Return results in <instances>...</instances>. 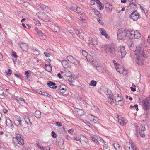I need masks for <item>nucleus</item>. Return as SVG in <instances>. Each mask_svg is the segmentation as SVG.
I'll return each instance as SVG.
<instances>
[{"label": "nucleus", "mask_w": 150, "mask_h": 150, "mask_svg": "<svg viewBox=\"0 0 150 150\" xmlns=\"http://www.w3.org/2000/svg\"><path fill=\"white\" fill-rule=\"evenodd\" d=\"M97 70L99 71H105V69L104 67L101 66H98L96 67Z\"/></svg>", "instance_id": "c85d7f7f"}, {"label": "nucleus", "mask_w": 150, "mask_h": 150, "mask_svg": "<svg viewBox=\"0 0 150 150\" xmlns=\"http://www.w3.org/2000/svg\"><path fill=\"white\" fill-rule=\"evenodd\" d=\"M99 30L102 35L105 36L107 38H109L110 37L106 33V31L104 28H100Z\"/></svg>", "instance_id": "dca6fc26"}, {"label": "nucleus", "mask_w": 150, "mask_h": 150, "mask_svg": "<svg viewBox=\"0 0 150 150\" xmlns=\"http://www.w3.org/2000/svg\"><path fill=\"white\" fill-rule=\"evenodd\" d=\"M20 47L23 51H26L28 48V46L26 43H22L20 46Z\"/></svg>", "instance_id": "6ab92c4d"}, {"label": "nucleus", "mask_w": 150, "mask_h": 150, "mask_svg": "<svg viewBox=\"0 0 150 150\" xmlns=\"http://www.w3.org/2000/svg\"><path fill=\"white\" fill-rule=\"evenodd\" d=\"M145 128L144 127H143L142 125V128H141V129L140 132H142V131L143 132H144V131H145Z\"/></svg>", "instance_id": "69168bd1"}, {"label": "nucleus", "mask_w": 150, "mask_h": 150, "mask_svg": "<svg viewBox=\"0 0 150 150\" xmlns=\"http://www.w3.org/2000/svg\"><path fill=\"white\" fill-rule=\"evenodd\" d=\"M43 95L45 96L48 97L49 98H52V97L51 96V95L49 94L48 93H47L46 92H44V93L43 94Z\"/></svg>", "instance_id": "a18cd8bd"}, {"label": "nucleus", "mask_w": 150, "mask_h": 150, "mask_svg": "<svg viewBox=\"0 0 150 150\" xmlns=\"http://www.w3.org/2000/svg\"><path fill=\"white\" fill-rule=\"evenodd\" d=\"M52 28L54 32H58L59 31V28L58 26L52 25Z\"/></svg>", "instance_id": "a878e982"}, {"label": "nucleus", "mask_w": 150, "mask_h": 150, "mask_svg": "<svg viewBox=\"0 0 150 150\" xmlns=\"http://www.w3.org/2000/svg\"><path fill=\"white\" fill-rule=\"evenodd\" d=\"M69 32L72 35L76 33L82 39L83 38L85 35L84 33L83 32L82 30L81 29L75 28L74 29L70 30Z\"/></svg>", "instance_id": "20e7f679"}, {"label": "nucleus", "mask_w": 150, "mask_h": 150, "mask_svg": "<svg viewBox=\"0 0 150 150\" xmlns=\"http://www.w3.org/2000/svg\"><path fill=\"white\" fill-rule=\"evenodd\" d=\"M97 139H98V141H100L99 143H100V144H101V143L102 145H106V144H105V143L104 141L103 140L102 138H101L100 137H99Z\"/></svg>", "instance_id": "2f4dec72"}, {"label": "nucleus", "mask_w": 150, "mask_h": 150, "mask_svg": "<svg viewBox=\"0 0 150 150\" xmlns=\"http://www.w3.org/2000/svg\"><path fill=\"white\" fill-rule=\"evenodd\" d=\"M51 135L52 136V137L54 138H56L57 137V135L56 133L53 131H52L51 133Z\"/></svg>", "instance_id": "49530a36"}, {"label": "nucleus", "mask_w": 150, "mask_h": 150, "mask_svg": "<svg viewBox=\"0 0 150 150\" xmlns=\"http://www.w3.org/2000/svg\"><path fill=\"white\" fill-rule=\"evenodd\" d=\"M119 65L118 64H117V65H115V67L116 69H119Z\"/></svg>", "instance_id": "774afa93"}, {"label": "nucleus", "mask_w": 150, "mask_h": 150, "mask_svg": "<svg viewBox=\"0 0 150 150\" xmlns=\"http://www.w3.org/2000/svg\"><path fill=\"white\" fill-rule=\"evenodd\" d=\"M24 119L25 122L27 124H28V122L30 123L31 124H32V123L30 121L29 117L28 116H25V117H24Z\"/></svg>", "instance_id": "c756f323"}, {"label": "nucleus", "mask_w": 150, "mask_h": 150, "mask_svg": "<svg viewBox=\"0 0 150 150\" xmlns=\"http://www.w3.org/2000/svg\"><path fill=\"white\" fill-rule=\"evenodd\" d=\"M82 55L85 57H86V59H87V60H88V57L89 56H90V55H88L87 52L84 50H82Z\"/></svg>", "instance_id": "7c9ffc66"}, {"label": "nucleus", "mask_w": 150, "mask_h": 150, "mask_svg": "<svg viewBox=\"0 0 150 150\" xmlns=\"http://www.w3.org/2000/svg\"><path fill=\"white\" fill-rule=\"evenodd\" d=\"M62 64L64 67H67L68 66V63L67 61L65 60H64L62 61L61 62Z\"/></svg>", "instance_id": "bb28decb"}, {"label": "nucleus", "mask_w": 150, "mask_h": 150, "mask_svg": "<svg viewBox=\"0 0 150 150\" xmlns=\"http://www.w3.org/2000/svg\"><path fill=\"white\" fill-rule=\"evenodd\" d=\"M106 89V90H105V93L107 95V97L108 96H112V94L111 91L108 88H107Z\"/></svg>", "instance_id": "4be33fe9"}, {"label": "nucleus", "mask_w": 150, "mask_h": 150, "mask_svg": "<svg viewBox=\"0 0 150 150\" xmlns=\"http://www.w3.org/2000/svg\"><path fill=\"white\" fill-rule=\"evenodd\" d=\"M34 52L35 54L36 55H38L40 54V51L38 50H36Z\"/></svg>", "instance_id": "3c124183"}, {"label": "nucleus", "mask_w": 150, "mask_h": 150, "mask_svg": "<svg viewBox=\"0 0 150 150\" xmlns=\"http://www.w3.org/2000/svg\"><path fill=\"white\" fill-rule=\"evenodd\" d=\"M97 84V82L96 81H94V80H92L89 83V85L90 86H96Z\"/></svg>", "instance_id": "c9c22d12"}, {"label": "nucleus", "mask_w": 150, "mask_h": 150, "mask_svg": "<svg viewBox=\"0 0 150 150\" xmlns=\"http://www.w3.org/2000/svg\"><path fill=\"white\" fill-rule=\"evenodd\" d=\"M141 34L138 31H134L133 36V38L135 39H139L141 37Z\"/></svg>", "instance_id": "2eb2a0df"}, {"label": "nucleus", "mask_w": 150, "mask_h": 150, "mask_svg": "<svg viewBox=\"0 0 150 150\" xmlns=\"http://www.w3.org/2000/svg\"><path fill=\"white\" fill-rule=\"evenodd\" d=\"M37 93H38L39 94L43 95V94L45 92V91H37Z\"/></svg>", "instance_id": "5fc2aeb1"}, {"label": "nucleus", "mask_w": 150, "mask_h": 150, "mask_svg": "<svg viewBox=\"0 0 150 150\" xmlns=\"http://www.w3.org/2000/svg\"><path fill=\"white\" fill-rule=\"evenodd\" d=\"M67 59L70 62L75 64L76 65H78L79 63V61L76 59H74L71 55L67 56Z\"/></svg>", "instance_id": "9b49d317"}, {"label": "nucleus", "mask_w": 150, "mask_h": 150, "mask_svg": "<svg viewBox=\"0 0 150 150\" xmlns=\"http://www.w3.org/2000/svg\"><path fill=\"white\" fill-rule=\"evenodd\" d=\"M118 55L121 58L124 57L126 54V52L124 46H120L117 49Z\"/></svg>", "instance_id": "423d86ee"}, {"label": "nucleus", "mask_w": 150, "mask_h": 150, "mask_svg": "<svg viewBox=\"0 0 150 150\" xmlns=\"http://www.w3.org/2000/svg\"><path fill=\"white\" fill-rule=\"evenodd\" d=\"M139 133L140 134V135L142 137H144L145 136L144 135V132H143L142 131V132H139Z\"/></svg>", "instance_id": "13d9d810"}, {"label": "nucleus", "mask_w": 150, "mask_h": 150, "mask_svg": "<svg viewBox=\"0 0 150 150\" xmlns=\"http://www.w3.org/2000/svg\"><path fill=\"white\" fill-rule=\"evenodd\" d=\"M143 108L145 110H147L150 108V98H147L143 101Z\"/></svg>", "instance_id": "1a4fd4ad"}, {"label": "nucleus", "mask_w": 150, "mask_h": 150, "mask_svg": "<svg viewBox=\"0 0 150 150\" xmlns=\"http://www.w3.org/2000/svg\"><path fill=\"white\" fill-rule=\"evenodd\" d=\"M42 10H44L46 12H49L50 11V9L44 5Z\"/></svg>", "instance_id": "e433bc0d"}, {"label": "nucleus", "mask_w": 150, "mask_h": 150, "mask_svg": "<svg viewBox=\"0 0 150 150\" xmlns=\"http://www.w3.org/2000/svg\"><path fill=\"white\" fill-rule=\"evenodd\" d=\"M35 117L37 118H39L40 117L41 113L39 111H37L35 112Z\"/></svg>", "instance_id": "a19ab883"}, {"label": "nucleus", "mask_w": 150, "mask_h": 150, "mask_svg": "<svg viewBox=\"0 0 150 150\" xmlns=\"http://www.w3.org/2000/svg\"><path fill=\"white\" fill-rule=\"evenodd\" d=\"M100 48L101 50L110 54H114L116 51L115 48L110 44L100 45Z\"/></svg>", "instance_id": "f03ea898"}, {"label": "nucleus", "mask_w": 150, "mask_h": 150, "mask_svg": "<svg viewBox=\"0 0 150 150\" xmlns=\"http://www.w3.org/2000/svg\"><path fill=\"white\" fill-rule=\"evenodd\" d=\"M112 96H108V102L111 104H112L114 103L113 100L112 98Z\"/></svg>", "instance_id": "72a5a7b5"}, {"label": "nucleus", "mask_w": 150, "mask_h": 150, "mask_svg": "<svg viewBox=\"0 0 150 150\" xmlns=\"http://www.w3.org/2000/svg\"><path fill=\"white\" fill-rule=\"evenodd\" d=\"M13 141V142L14 144H16L18 146V139L17 138L14 137L12 139Z\"/></svg>", "instance_id": "f704fd0d"}, {"label": "nucleus", "mask_w": 150, "mask_h": 150, "mask_svg": "<svg viewBox=\"0 0 150 150\" xmlns=\"http://www.w3.org/2000/svg\"><path fill=\"white\" fill-rule=\"evenodd\" d=\"M45 66L46 67L45 69L47 71L49 72L52 70V66L50 63L49 64H45Z\"/></svg>", "instance_id": "393cba45"}, {"label": "nucleus", "mask_w": 150, "mask_h": 150, "mask_svg": "<svg viewBox=\"0 0 150 150\" xmlns=\"http://www.w3.org/2000/svg\"><path fill=\"white\" fill-rule=\"evenodd\" d=\"M12 71L11 70L9 69L8 70V72L7 73V75H10L12 73Z\"/></svg>", "instance_id": "bf43d9fd"}, {"label": "nucleus", "mask_w": 150, "mask_h": 150, "mask_svg": "<svg viewBox=\"0 0 150 150\" xmlns=\"http://www.w3.org/2000/svg\"><path fill=\"white\" fill-rule=\"evenodd\" d=\"M28 4V3L27 2H24L23 4V6L25 7H27Z\"/></svg>", "instance_id": "e2e57ef3"}, {"label": "nucleus", "mask_w": 150, "mask_h": 150, "mask_svg": "<svg viewBox=\"0 0 150 150\" xmlns=\"http://www.w3.org/2000/svg\"><path fill=\"white\" fill-rule=\"evenodd\" d=\"M113 146L116 150H117V149H119L120 148V145L116 142L114 143L113 144Z\"/></svg>", "instance_id": "4c0bfd02"}, {"label": "nucleus", "mask_w": 150, "mask_h": 150, "mask_svg": "<svg viewBox=\"0 0 150 150\" xmlns=\"http://www.w3.org/2000/svg\"><path fill=\"white\" fill-rule=\"evenodd\" d=\"M44 54L45 56L47 57H49L50 55V54L46 52H44Z\"/></svg>", "instance_id": "4d7b16f0"}, {"label": "nucleus", "mask_w": 150, "mask_h": 150, "mask_svg": "<svg viewBox=\"0 0 150 150\" xmlns=\"http://www.w3.org/2000/svg\"><path fill=\"white\" fill-rule=\"evenodd\" d=\"M74 77L71 76H69L68 79V81L71 83L74 81Z\"/></svg>", "instance_id": "79ce46f5"}, {"label": "nucleus", "mask_w": 150, "mask_h": 150, "mask_svg": "<svg viewBox=\"0 0 150 150\" xmlns=\"http://www.w3.org/2000/svg\"><path fill=\"white\" fill-rule=\"evenodd\" d=\"M36 14L40 19L44 21L46 20L48 17V16L45 13L41 12L37 13Z\"/></svg>", "instance_id": "9d476101"}, {"label": "nucleus", "mask_w": 150, "mask_h": 150, "mask_svg": "<svg viewBox=\"0 0 150 150\" xmlns=\"http://www.w3.org/2000/svg\"><path fill=\"white\" fill-rule=\"evenodd\" d=\"M99 6L100 7L99 9L100 10H102L104 8L103 5V4L101 2L99 4Z\"/></svg>", "instance_id": "de8ad7c7"}, {"label": "nucleus", "mask_w": 150, "mask_h": 150, "mask_svg": "<svg viewBox=\"0 0 150 150\" xmlns=\"http://www.w3.org/2000/svg\"><path fill=\"white\" fill-rule=\"evenodd\" d=\"M6 123L7 126L8 127H11L13 125L12 122L11 120L9 118L6 119Z\"/></svg>", "instance_id": "b1692460"}, {"label": "nucleus", "mask_w": 150, "mask_h": 150, "mask_svg": "<svg viewBox=\"0 0 150 150\" xmlns=\"http://www.w3.org/2000/svg\"><path fill=\"white\" fill-rule=\"evenodd\" d=\"M94 142L96 143V144H100V143H99V142H98V139H96V140L94 141Z\"/></svg>", "instance_id": "338daca9"}, {"label": "nucleus", "mask_w": 150, "mask_h": 150, "mask_svg": "<svg viewBox=\"0 0 150 150\" xmlns=\"http://www.w3.org/2000/svg\"><path fill=\"white\" fill-rule=\"evenodd\" d=\"M3 88L1 87H0V95L2 94L3 93Z\"/></svg>", "instance_id": "0e129e2a"}, {"label": "nucleus", "mask_w": 150, "mask_h": 150, "mask_svg": "<svg viewBox=\"0 0 150 150\" xmlns=\"http://www.w3.org/2000/svg\"><path fill=\"white\" fill-rule=\"evenodd\" d=\"M66 86L64 85H62L59 86V89L60 91V92L61 93H64V92L66 90Z\"/></svg>", "instance_id": "5701e85b"}, {"label": "nucleus", "mask_w": 150, "mask_h": 150, "mask_svg": "<svg viewBox=\"0 0 150 150\" xmlns=\"http://www.w3.org/2000/svg\"><path fill=\"white\" fill-rule=\"evenodd\" d=\"M7 96V95L5 93L3 92V93L1 95V98H4V97H6Z\"/></svg>", "instance_id": "09e8293b"}, {"label": "nucleus", "mask_w": 150, "mask_h": 150, "mask_svg": "<svg viewBox=\"0 0 150 150\" xmlns=\"http://www.w3.org/2000/svg\"><path fill=\"white\" fill-rule=\"evenodd\" d=\"M68 7L71 10L74 12H76L78 13H80L81 11H82L81 8L77 7L76 4L73 3H71L69 4L68 5Z\"/></svg>", "instance_id": "0eeeda50"}, {"label": "nucleus", "mask_w": 150, "mask_h": 150, "mask_svg": "<svg viewBox=\"0 0 150 150\" xmlns=\"http://www.w3.org/2000/svg\"><path fill=\"white\" fill-rule=\"evenodd\" d=\"M16 138H17L18 139V144L20 145H23L24 144V142L21 137L20 135L18 134L16 135Z\"/></svg>", "instance_id": "ddd939ff"}, {"label": "nucleus", "mask_w": 150, "mask_h": 150, "mask_svg": "<svg viewBox=\"0 0 150 150\" xmlns=\"http://www.w3.org/2000/svg\"><path fill=\"white\" fill-rule=\"evenodd\" d=\"M75 111L77 112V114L79 116L83 115H84L83 111L82 109H79L77 108H76Z\"/></svg>", "instance_id": "412c9836"}, {"label": "nucleus", "mask_w": 150, "mask_h": 150, "mask_svg": "<svg viewBox=\"0 0 150 150\" xmlns=\"http://www.w3.org/2000/svg\"><path fill=\"white\" fill-rule=\"evenodd\" d=\"M44 5H40L39 4H36V7L38 8V9L39 10H42L43 6Z\"/></svg>", "instance_id": "58836bf2"}, {"label": "nucleus", "mask_w": 150, "mask_h": 150, "mask_svg": "<svg viewBox=\"0 0 150 150\" xmlns=\"http://www.w3.org/2000/svg\"><path fill=\"white\" fill-rule=\"evenodd\" d=\"M31 73V71H26L25 72V75H28L29 74H30Z\"/></svg>", "instance_id": "603ef678"}, {"label": "nucleus", "mask_w": 150, "mask_h": 150, "mask_svg": "<svg viewBox=\"0 0 150 150\" xmlns=\"http://www.w3.org/2000/svg\"><path fill=\"white\" fill-rule=\"evenodd\" d=\"M124 148L125 150H138L136 146L132 143L126 142L124 143Z\"/></svg>", "instance_id": "7ed1b4c3"}, {"label": "nucleus", "mask_w": 150, "mask_h": 150, "mask_svg": "<svg viewBox=\"0 0 150 150\" xmlns=\"http://www.w3.org/2000/svg\"><path fill=\"white\" fill-rule=\"evenodd\" d=\"M17 100L18 101H21V103H25V101L23 98L19 97L17 99Z\"/></svg>", "instance_id": "37998d69"}, {"label": "nucleus", "mask_w": 150, "mask_h": 150, "mask_svg": "<svg viewBox=\"0 0 150 150\" xmlns=\"http://www.w3.org/2000/svg\"><path fill=\"white\" fill-rule=\"evenodd\" d=\"M134 31H130L128 30H126V38H129L130 39H133V36Z\"/></svg>", "instance_id": "4468645a"}, {"label": "nucleus", "mask_w": 150, "mask_h": 150, "mask_svg": "<svg viewBox=\"0 0 150 150\" xmlns=\"http://www.w3.org/2000/svg\"><path fill=\"white\" fill-rule=\"evenodd\" d=\"M15 124L17 126H22V120L21 118H18L17 119H16L14 121Z\"/></svg>", "instance_id": "a211bd4d"}, {"label": "nucleus", "mask_w": 150, "mask_h": 150, "mask_svg": "<svg viewBox=\"0 0 150 150\" xmlns=\"http://www.w3.org/2000/svg\"><path fill=\"white\" fill-rule=\"evenodd\" d=\"M47 84L50 88H52L55 89L57 86L55 83L50 81H49V82L47 83Z\"/></svg>", "instance_id": "aec40b11"}, {"label": "nucleus", "mask_w": 150, "mask_h": 150, "mask_svg": "<svg viewBox=\"0 0 150 150\" xmlns=\"http://www.w3.org/2000/svg\"><path fill=\"white\" fill-rule=\"evenodd\" d=\"M98 44V42L96 40H90V42L89 43V45L90 46L91 45H97Z\"/></svg>", "instance_id": "cd10ccee"}, {"label": "nucleus", "mask_w": 150, "mask_h": 150, "mask_svg": "<svg viewBox=\"0 0 150 150\" xmlns=\"http://www.w3.org/2000/svg\"><path fill=\"white\" fill-rule=\"evenodd\" d=\"M126 29L121 28L118 30L117 36L119 40H121L124 38H126Z\"/></svg>", "instance_id": "39448f33"}, {"label": "nucleus", "mask_w": 150, "mask_h": 150, "mask_svg": "<svg viewBox=\"0 0 150 150\" xmlns=\"http://www.w3.org/2000/svg\"><path fill=\"white\" fill-rule=\"evenodd\" d=\"M130 18L134 21L140 18V15L137 10L133 12L129 16Z\"/></svg>", "instance_id": "6e6552de"}, {"label": "nucleus", "mask_w": 150, "mask_h": 150, "mask_svg": "<svg viewBox=\"0 0 150 150\" xmlns=\"http://www.w3.org/2000/svg\"><path fill=\"white\" fill-rule=\"evenodd\" d=\"M129 45L130 46V48L131 49L134 51V50L133 49V47L134 46V45L133 43L132 42L131 44Z\"/></svg>", "instance_id": "6e6d98bb"}, {"label": "nucleus", "mask_w": 150, "mask_h": 150, "mask_svg": "<svg viewBox=\"0 0 150 150\" xmlns=\"http://www.w3.org/2000/svg\"><path fill=\"white\" fill-rule=\"evenodd\" d=\"M87 138L85 137H84L82 139H80V142L82 144L84 142L86 143L87 141Z\"/></svg>", "instance_id": "473e14b6"}, {"label": "nucleus", "mask_w": 150, "mask_h": 150, "mask_svg": "<svg viewBox=\"0 0 150 150\" xmlns=\"http://www.w3.org/2000/svg\"><path fill=\"white\" fill-rule=\"evenodd\" d=\"M118 122L120 125L122 126L124 125L127 122V120L124 119V118H122L121 119H118Z\"/></svg>", "instance_id": "f3484780"}, {"label": "nucleus", "mask_w": 150, "mask_h": 150, "mask_svg": "<svg viewBox=\"0 0 150 150\" xmlns=\"http://www.w3.org/2000/svg\"><path fill=\"white\" fill-rule=\"evenodd\" d=\"M55 124H57V126H62L61 123L59 122H56Z\"/></svg>", "instance_id": "8fccbe9b"}, {"label": "nucleus", "mask_w": 150, "mask_h": 150, "mask_svg": "<svg viewBox=\"0 0 150 150\" xmlns=\"http://www.w3.org/2000/svg\"><path fill=\"white\" fill-rule=\"evenodd\" d=\"M35 30L41 39L43 40L46 39V36L41 31L38 30L37 28H36Z\"/></svg>", "instance_id": "f8f14e48"}, {"label": "nucleus", "mask_w": 150, "mask_h": 150, "mask_svg": "<svg viewBox=\"0 0 150 150\" xmlns=\"http://www.w3.org/2000/svg\"><path fill=\"white\" fill-rule=\"evenodd\" d=\"M97 20L100 24L103 25V23L101 21V20L100 18H98Z\"/></svg>", "instance_id": "680f3d73"}, {"label": "nucleus", "mask_w": 150, "mask_h": 150, "mask_svg": "<svg viewBox=\"0 0 150 150\" xmlns=\"http://www.w3.org/2000/svg\"><path fill=\"white\" fill-rule=\"evenodd\" d=\"M48 148V149L46 150L45 148H44L43 147H40V149L42 150H50V149L49 147H47V148Z\"/></svg>", "instance_id": "052dcab7"}, {"label": "nucleus", "mask_w": 150, "mask_h": 150, "mask_svg": "<svg viewBox=\"0 0 150 150\" xmlns=\"http://www.w3.org/2000/svg\"><path fill=\"white\" fill-rule=\"evenodd\" d=\"M92 115L94 117V118H93V120L95 123L98 122L99 121V119L97 117H95L93 115Z\"/></svg>", "instance_id": "c03bdc74"}, {"label": "nucleus", "mask_w": 150, "mask_h": 150, "mask_svg": "<svg viewBox=\"0 0 150 150\" xmlns=\"http://www.w3.org/2000/svg\"><path fill=\"white\" fill-rule=\"evenodd\" d=\"M136 55H138L135 60L137 64L139 65L143 64L144 58H148L149 56V52L146 50H144L142 45H139L136 47L134 51Z\"/></svg>", "instance_id": "f257e3e1"}, {"label": "nucleus", "mask_w": 150, "mask_h": 150, "mask_svg": "<svg viewBox=\"0 0 150 150\" xmlns=\"http://www.w3.org/2000/svg\"><path fill=\"white\" fill-rule=\"evenodd\" d=\"M88 60L90 62H93V58H92V56H91L90 55V56H89L88 57Z\"/></svg>", "instance_id": "864d4df0"}, {"label": "nucleus", "mask_w": 150, "mask_h": 150, "mask_svg": "<svg viewBox=\"0 0 150 150\" xmlns=\"http://www.w3.org/2000/svg\"><path fill=\"white\" fill-rule=\"evenodd\" d=\"M115 101L118 103V104L120 106H122L123 104V101L121 100H117V99H115Z\"/></svg>", "instance_id": "ea45409f"}]
</instances>
